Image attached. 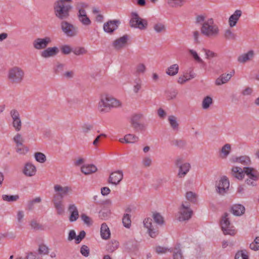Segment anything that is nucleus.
<instances>
[{"label":"nucleus","mask_w":259,"mask_h":259,"mask_svg":"<svg viewBox=\"0 0 259 259\" xmlns=\"http://www.w3.org/2000/svg\"><path fill=\"white\" fill-rule=\"evenodd\" d=\"M122 223L125 227L127 228H129L130 227L131 225V217L128 214L126 213L123 215L122 218Z\"/></svg>","instance_id":"48"},{"label":"nucleus","mask_w":259,"mask_h":259,"mask_svg":"<svg viewBox=\"0 0 259 259\" xmlns=\"http://www.w3.org/2000/svg\"><path fill=\"white\" fill-rule=\"evenodd\" d=\"M153 218L156 223L158 225H162L164 223L163 217L159 213H154L153 214Z\"/></svg>","instance_id":"51"},{"label":"nucleus","mask_w":259,"mask_h":259,"mask_svg":"<svg viewBox=\"0 0 259 259\" xmlns=\"http://www.w3.org/2000/svg\"><path fill=\"white\" fill-rule=\"evenodd\" d=\"M59 49L56 47H49L40 53V56L44 58H49L55 56L59 53Z\"/></svg>","instance_id":"20"},{"label":"nucleus","mask_w":259,"mask_h":259,"mask_svg":"<svg viewBox=\"0 0 259 259\" xmlns=\"http://www.w3.org/2000/svg\"><path fill=\"white\" fill-rule=\"evenodd\" d=\"M123 179V173L121 170H117L111 173L108 178L109 183L114 185H118Z\"/></svg>","instance_id":"17"},{"label":"nucleus","mask_w":259,"mask_h":259,"mask_svg":"<svg viewBox=\"0 0 259 259\" xmlns=\"http://www.w3.org/2000/svg\"><path fill=\"white\" fill-rule=\"evenodd\" d=\"M189 53L196 62L198 63H202L203 62V60L200 58L196 51L195 50L190 49L189 50Z\"/></svg>","instance_id":"53"},{"label":"nucleus","mask_w":259,"mask_h":259,"mask_svg":"<svg viewBox=\"0 0 259 259\" xmlns=\"http://www.w3.org/2000/svg\"><path fill=\"white\" fill-rule=\"evenodd\" d=\"M97 170V167L94 164H85L81 167V171L84 174L90 175Z\"/></svg>","instance_id":"31"},{"label":"nucleus","mask_w":259,"mask_h":259,"mask_svg":"<svg viewBox=\"0 0 259 259\" xmlns=\"http://www.w3.org/2000/svg\"><path fill=\"white\" fill-rule=\"evenodd\" d=\"M19 198V196L18 195H3L2 199L4 201L8 202H14L16 201Z\"/></svg>","instance_id":"41"},{"label":"nucleus","mask_w":259,"mask_h":259,"mask_svg":"<svg viewBox=\"0 0 259 259\" xmlns=\"http://www.w3.org/2000/svg\"><path fill=\"white\" fill-rule=\"evenodd\" d=\"M13 126L17 132L21 130L22 123L20 118L13 120Z\"/></svg>","instance_id":"55"},{"label":"nucleus","mask_w":259,"mask_h":259,"mask_svg":"<svg viewBox=\"0 0 259 259\" xmlns=\"http://www.w3.org/2000/svg\"><path fill=\"white\" fill-rule=\"evenodd\" d=\"M75 7L78 11L77 16L79 21L85 26H90L92 22L85 11V9L89 7L88 4L81 2H77L75 4Z\"/></svg>","instance_id":"6"},{"label":"nucleus","mask_w":259,"mask_h":259,"mask_svg":"<svg viewBox=\"0 0 259 259\" xmlns=\"http://www.w3.org/2000/svg\"><path fill=\"white\" fill-rule=\"evenodd\" d=\"M172 145L182 148L185 145V142L182 140H174L171 141Z\"/></svg>","instance_id":"61"},{"label":"nucleus","mask_w":259,"mask_h":259,"mask_svg":"<svg viewBox=\"0 0 259 259\" xmlns=\"http://www.w3.org/2000/svg\"><path fill=\"white\" fill-rule=\"evenodd\" d=\"M35 160L39 162L43 163L46 161V157L44 154L41 152H36L34 154Z\"/></svg>","instance_id":"44"},{"label":"nucleus","mask_w":259,"mask_h":259,"mask_svg":"<svg viewBox=\"0 0 259 259\" xmlns=\"http://www.w3.org/2000/svg\"><path fill=\"white\" fill-rule=\"evenodd\" d=\"M144 227L147 229L148 233L150 237L155 238L158 233L157 227L154 225L151 218H146L143 221Z\"/></svg>","instance_id":"13"},{"label":"nucleus","mask_w":259,"mask_h":259,"mask_svg":"<svg viewBox=\"0 0 259 259\" xmlns=\"http://www.w3.org/2000/svg\"><path fill=\"white\" fill-rule=\"evenodd\" d=\"M174 259H183V256L181 250L175 249L173 252Z\"/></svg>","instance_id":"60"},{"label":"nucleus","mask_w":259,"mask_h":259,"mask_svg":"<svg viewBox=\"0 0 259 259\" xmlns=\"http://www.w3.org/2000/svg\"><path fill=\"white\" fill-rule=\"evenodd\" d=\"M64 65L61 63L57 64L54 67V71L56 73H59L64 70Z\"/></svg>","instance_id":"64"},{"label":"nucleus","mask_w":259,"mask_h":259,"mask_svg":"<svg viewBox=\"0 0 259 259\" xmlns=\"http://www.w3.org/2000/svg\"><path fill=\"white\" fill-rule=\"evenodd\" d=\"M154 30L157 33H160L165 31V26L162 23H157L153 26Z\"/></svg>","instance_id":"45"},{"label":"nucleus","mask_w":259,"mask_h":259,"mask_svg":"<svg viewBox=\"0 0 259 259\" xmlns=\"http://www.w3.org/2000/svg\"><path fill=\"white\" fill-rule=\"evenodd\" d=\"M100 234L103 239L107 240L110 238V231L106 224L103 223L101 225Z\"/></svg>","instance_id":"30"},{"label":"nucleus","mask_w":259,"mask_h":259,"mask_svg":"<svg viewBox=\"0 0 259 259\" xmlns=\"http://www.w3.org/2000/svg\"><path fill=\"white\" fill-rule=\"evenodd\" d=\"M236 162L240 163L244 165H248L250 163L251 160L248 156H241L236 158Z\"/></svg>","instance_id":"40"},{"label":"nucleus","mask_w":259,"mask_h":259,"mask_svg":"<svg viewBox=\"0 0 259 259\" xmlns=\"http://www.w3.org/2000/svg\"><path fill=\"white\" fill-rule=\"evenodd\" d=\"M235 259H248L247 252L245 250L238 251L235 255Z\"/></svg>","instance_id":"47"},{"label":"nucleus","mask_w":259,"mask_h":259,"mask_svg":"<svg viewBox=\"0 0 259 259\" xmlns=\"http://www.w3.org/2000/svg\"><path fill=\"white\" fill-rule=\"evenodd\" d=\"M80 253L85 257H88L90 254V249L88 246L83 245L80 247Z\"/></svg>","instance_id":"56"},{"label":"nucleus","mask_w":259,"mask_h":259,"mask_svg":"<svg viewBox=\"0 0 259 259\" xmlns=\"http://www.w3.org/2000/svg\"><path fill=\"white\" fill-rule=\"evenodd\" d=\"M51 41V38L49 37L36 38L33 41L32 45L35 49L41 50L46 49Z\"/></svg>","instance_id":"14"},{"label":"nucleus","mask_w":259,"mask_h":259,"mask_svg":"<svg viewBox=\"0 0 259 259\" xmlns=\"http://www.w3.org/2000/svg\"><path fill=\"white\" fill-rule=\"evenodd\" d=\"M142 87V81L140 79H138L135 82L134 85V92L135 93H138Z\"/></svg>","instance_id":"62"},{"label":"nucleus","mask_w":259,"mask_h":259,"mask_svg":"<svg viewBox=\"0 0 259 259\" xmlns=\"http://www.w3.org/2000/svg\"><path fill=\"white\" fill-rule=\"evenodd\" d=\"M232 175L238 180H242L244 177V167L243 169L237 166H234L232 168Z\"/></svg>","instance_id":"29"},{"label":"nucleus","mask_w":259,"mask_h":259,"mask_svg":"<svg viewBox=\"0 0 259 259\" xmlns=\"http://www.w3.org/2000/svg\"><path fill=\"white\" fill-rule=\"evenodd\" d=\"M241 11L237 10L235 11L234 14L230 17L229 19V23L230 27H233L236 25L237 21L241 16Z\"/></svg>","instance_id":"28"},{"label":"nucleus","mask_w":259,"mask_h":259,"mask_svg":"<svg viewBox=\"0 0 259 259\" xmlns=\"http://www.w3.org/2000/svg\"><path fill=\"white\" fill-rule=\"evenodd\" d=\"M187 199L192 202H195L196 199V195L192 192H188L186 194Z\"/></svg>","instance_id":"63"},{"label":"nucleus","mask_w":259,"mask_h":259,"mask_svg":"<svg viewBox=\"0 0 259 259\" xmlns=\"http://www.w3.org/2000/svg\"><path fill=\"white\" fill-rule=\"evenodd\" d=\"M68 211L70 213V222H75L78 219L79 212L76 206L74 204H70L68 205Z\"/></svg>","instance_id":"21"},{"label":"nucleus","mask_w":259,"mask_h":259,"mask_svg":"<svg viewBox=\"0 0 259 259\" xmlns=\"http://www.w3.org/2000/svg\"><path fill=\"white\" fill-rule=\"evenodd\" d=\"M55 194L54 195L52 202L58 214H62L64 212L63 198L71 193L72 189L70 186L63 187L60 185H55L54 187Z\"/></svg>","instance_id":"2"},{"label":"nucleus","mask_w":259,"mask_h":259,"mask_svg":"<svg viewBox=\"0 0 259 259\" xmlns=\"http://www.w3.org/2000/svg\"><path fill=\"white\" fill-rule=\"evenodd\" d=\"M179 66L175 64L170 66L167 69L166 73L170 76H174L176 75L179 71Z\"/></svg>","instance_id":"39"},{"label":"nucleus","mask_w":259,"mask_h":259,"mask_svg":"<svg viewBox=\"0 0 259 259\" xmlns=\"http://www.w3.org/2000/svg\"><path fill=\"white\" fill-rule=\"evenodd\" d=\"M29 151V149L27 147L22 145V146H16V151L19 154L25 155Z\"/></svg>","instance_id":"46"},{"label":"nucleus","mask_w":259,"mask_h":259,"mask_svg":"<svg viewBox=\"0 0 259 259\" xmlns=\"http://www.w3.org/2000/svg\"><path fill=\"white\" fill-rule=\"evenodd\" d=\"M93 128V126L89 123H85L81 126V132L84 134L88 133Z\"/></svg>","instance_id":"57"},{"label":"nucleus","mask_w":259,"mask_h":259,"mask_svg":"<svg viewBox=\"0 0 259 259\" xmlns=\"http://www.w3.org/2000/svg\"><path fill=\"white\" fill-rule=\"evenodd\" d=\"M230 186L228 178L224 176L221 178L217 185V191L221 195H224L228 190Z\"/></svg>","instance_id":"15"},{"label":"nucleus","mask_w":259,"mask_h":259,"mask_svg":"<svg viewBox=\"0 0 259 259\" xmlns=\"http://www.w3.org/2000/svg\"><path fill=\"white\" fill-rule=\"evenodd\" d=\"M169 7L171 8H178L182 7L185 3V0H166Z\"/></svg>","instance_id":"36"},{"label":"nucleus","mask_w":259,"mask_h":259,"mask_svg":"<svg viewBox=\"0 0 259 259\" xmlns=\"http://www.w3.org/2000/svg\"><path fill=\"white\" fill-rule=\"evenodd\" d=\"M212 103V99L211 97L207 96L205 97L202 103V108L204 109H208L210 105Z\"/></svg>","instance_id":"42"},{"label":"nucleus","mask_w":259,"mask_h":259,"mask_svg":"<svg viewBox=\"0 0 259 259\" xmlns=\"http://www.w3.org/2000/svg\"><path fill=\"white\" fill-rule=\"evenodd\" d=\"M13 141L15 143L16 146H20L23 145L24 140L21 134L17 133L14 137Z\"/></svg>","instance_id":"43"},{"label":"nucleus","mask_w":259,"mask_h":259,"mask_svg":"<svg viewBox=\"0 0 259 259\" xmlns=\"http://www.w3.org/2000/svg\"><path fill=\"white\" fill-rule=\"evenodd\" d=\"M127 35H123L122 37L116 39L113 42V46L116 50H120L123 48L126 44L127 41Z\"/></svg>","instance_id":"25"},{"label":"nucleus","mask_w":259,"mask_h":259,"mask_svg":"<svg viewBox=\"0 0 259 259\" xmlns=\"http://www.w3.org/2000/svg\"><path fill=\"white\" fill-rule=\"evenodd\" d=\"M231 150V145L229 144H225L222 148L220 152V156L223 158H225L230 153Z\"/></svg>","instance_id":"38"},{"label":"nucleus","mask_w":259,"mask_h":259,"mask_svg":"<svg viewBox=\"0 0 259 259\" xmlns=\"http://www.w3.org/2000/svg\"><path fill=\"white\" fill-rule=\"evenodd\" d=\"M152 160L150 157L146 156L144 157L142 160V164L143 166L145 167H148L152 164Z\"/></svg>","instance_id":"52"},{"label":"nucleus","mask_w":259,"mask_h":259,"mask_svg":"<svg viewBox=\"0 0 259 259\" xmlns=\"http://www.w3.org/2000/svg\"><path fill=\"white\" fill-rule=\"evenodd\" d=\"M72 52L75 55L79 56L87 54L88 51L84 47H77Z\"/></svg>","instance_id":"50"},{"label":"nucleus","mask_w":259,"mask_h":259,"mask_svg":"<svg viewBox=\"0 0 259 259\" xmlns=\"http://www.w3.org/2000/svg\"><path fill=\"white\" fill-rule=\"evenodd\" d=\"M224 37L226 40H235L237 37L236 34L233 32L231 29H226L224 34Z\"/></svg>","instance_id":"37"},{"label":"nucleus","mask_w":259,"mask_h":259,"mask_svg":"<svg viewBox=\"0 0 259 259\" xmlns=\"http://www.w3.org/2000/svg\"><path fill=\"white\" fill-rule=\"evenodd\" d=\"M130 24L131 27L137 28L141 30L146 29L148 25L147 21L140 17L136 12L132 13Z\"/></svg>","instance_id":"7"},{"label":"nucleus","mask_w":259,"mask_h":259,"mask_svg":"<svg viewBox=\"0 0 259 259\" xmlns=\"http://www.w3.org/2000/svg\"><path fill=\"white\" fill-rule=\"evenodd\" d=\"M61 52L65 55L69 54L73 50L69 45H63L61 47Z\"/></svg>","instance_id":"59"},{"label":"nucleus","mask_w":259,"mask_h":259,"mask_svg":"<svg viewBox=\"0 0 259 259\" xmlns=\"http://www.w3.org/2000/svg\"><path fill=\"white\" fill-rule=\"evenodd\" d=\"M234 74V71H233L230 73L222 74L215 80V84L217 85H221L227 83L231 78Z\"/></svg>","instance_id":"24"},{"label":"nucleus","mask_w":259,"mask_h":259,"mask_svg":"<svg viewBox=\"0 0 259 259\" xmlns=\"http://www.w3.org/2000/svg\"><path fill=\"white\" fill-rule=\"evenodd\" d=\"M204 15H198L196 17V22L202 23L200 31L204 36L213 38L217 37L220 33V29L218 26L215 24L212 18H208L205 20Z\"/></svg>","instance_id":"1"},{"label":"nucleus","mask_w":259,"mask_h":259,"mask_svg":"<svg viewBox=\"0 0 259 259\" xmlns=\"http://www.w3.org/2000/svg\"><path fill=\"white\" fill-rule=\"evenodd\" d=\"M71 0H57L54 3V14L58 18L63 20L69 16V13L72 6L67 3L71 2Z\"/></svg>","instance_id":"4"},{"label":"nucleus","mask_w":259,"mask_h":259,"mask_svg":"<svg viewBox=\"0 0 259 259\" xmlns=\"http://www.w3.org/2000/svg\"><path fill=\"white\" fill-rule=\"evenodd\" d=\"M38 252L40 254L42 255L48 254L49 253V248L44 244L40 245L38 248Z\"/></svg>","instance_id":"58"},{"label":"nucleus","mask_w":259,"mask_h":259,"mask_svg":"<svg viewBox=\"0 0 259 259\" xmlns=\"http://www.w3.org/2000/svg\"><path fill=\"white\" fill-rule=\"evenodd\" d=\"M202 51H203L206 55V58L207 59H211L213 58L217 57L218 55L217 53L214 52L210 51V50H208L205 48H202Z\"/></svg>","instance_id":"49"},{"label":"nucleus","mask_w":259,"mask_h":259,"mask_svg":"<svg viewBox=\"0 0 259 259\" xmlns=\"http://www.w3.org/2000/svg\"><path fill=\"white\" fill-rule=\"evenodd\" d=\"M254 57V52L252 50L249 51L246 53L242 54L237 58V61L240 63H245L252 59Z\"/></svg>","instance_id":"23"},{"label":"nucleus","mask_w":259,"mask_h":259,"mask_svg":"<svg viewBox=\"0 0 259 259\" xmlns=\"http://www.w3.org/2000/svg\"><path fill=\"white\" fill-rule=\"evenodd\" d=\"M175 164L179 168L178 176L180 178L185 177L191 168L190 164L188 162H183L181 158L177 159Z\"/></svg>","instance_id":"11"},{"label":"nucleus","mask_w":259,"mask_h":259,"mask_svg":"<svg viewBox=\"0 0 259 259\" xmlns=\"http://www.w3.org/2000/svg\"><path fill=\"white\" fill-rule=\"evenodd\" d=\"M250 248L252 250L256 251L259 249V237L255 238L253 242L250 244Z\"/></svg>","instance_id":"54"},{"label":"nucleus","mask_w":259,"mask_h":259,"mask_svg":"<svg viewBox=\"0 0 259 259\" xmlns=\"http://www.w3.org/2000/svg\"><path fill=\"white\" fill-rule=\"evenodd\" d=\"M221 226L225 235L233 236L236 233V231L234 229V227L230 224L229 214L227 213H225L222 217Z\"/></svg>","instance_id":"8"},{"label":"nucleus","mask_w":259,"mask_h":259,"mask_svg":"<svg viewBox=\"0 0 259 259\" xmlns=\"http://www.w3.org/2000/svg\"><path fill=\"white\" fill-rule=\"evenodd\" d=\"M85 235L86 233L85 231L82 230L79 232L78 235L76 236L75 231L71 230L69 232L68 240L70 241L75 239V243L76 244H79L82 240L84 238Z\"/></svg>","instance_id":"18"},{"label":"nucleus","mask_w":259,"mask_h":259,"mask_svg":"<svg viewBox=\"0 0 259 259\" xmlns=\"http://www.w3.org/2000/svg\"><path fill=\"white\" fill-rule=\"evenodd\" d=\"M61 27L62 31L67 36L73 37L77 33V29L73 24L66 21L61 23Z\"/></svg>","instance_id":"12"},{"label":"nucleus","mask_w":259,"mask_h":259,"mask_svg":"<svg viewBox=\"0 0 259 259\" xmlns=\"http://www.w3.org/2000/svg\"><path fill=\"white\" fill-rule=\"evenodd\" d=\"M141 117V115L136 114L133 115L131 118V123L132 126L136 131H142L145 128V125L139 122Z\"/></svg>","instance_id":"19"},{"label":"nucleus","mask_w":259,"mask_h":259,"mask_svg":"<svg viewBox=\"0 0 259 259\" xmlns=\"http://www.w3.org/2000/svg\"><path fill=\"white\" fill-rule=\"evenodd\" d=\"M147 68L144 63L138 64L135 68V74L136 75L144 74L146 71Z\"/></svg>","instance_id":"35"},{"label":"nucleus","mask_w":259,"mask_h":259,"mask_svg":"<svg viewBox=\"0 0 259 259\" xmlns=\"http://www.w3.org/2000/svg\"><path fill=\"white\" fill-rule=\"evenodd\" d=\"M244 172L248 177L249 179L245 180L248 185L255 186L253 181L259 180V172L255 168L251 167H244Z\"/></svg>","instance_id":"9"},{"label":"nucleus","mask_w":259,"mask_h":259,"mask_svg":"<svg viewBox=\"0 0 259 259\" xmlns=\"http://www.w3.org/2000/svg\"><path fill=\"white\" fill-rule=\"evenodd\" d=\"M121 105L120 101L109 95H103L100 97L98 108L100 112L106 113L109 112L111 108L119 107Z\"/></svg>","instance_id":"3"},{"label":"nucleus","mask_w":259,"mask_h":259,"mask_svg":"<svg viewBox=\"0 0 259 259\" xmlns=\"http://www.w3.org/2000/svg\"><path fill=\"white\" fill-rule=\"evenodd\" d=\"M23 172L27 177H32L36 174V168L34 165L28 162L25 164Z\"/></svg>","instance_id":"22"},{"label":"nucleus","mask_w":259,"mask_h":259,"mask_svg":"<svg viewBox=\"0 0 259 259\" xmlns=\"http://www.w3.org/2000/svg\"><path fill=\"white\" fill-rule=\"evenodd\" d=\"M119 242L115 239H112L108 242L106 245V248L109 252H113L119 247Z\"/></svg>","instance_id":"32"},{"label":"nucleus","mask_w":259,"mask_h":259,"mask_svg":"<svg viewBox=\"0 0 259 259\" xmlns=\"http://www.w3.org/2000/svg\"><path fill=\"white\" fill-rule=\"evenodd\" d=\"M244 207L241 204H235L232 207V213L237 216H239L244 213Z\"/></svg>","instance_id":"34"},{"label":"nucleus","mask_w":259,"mask_h":259,"mask_svg":"<svg viewBox=\"0 0 259 259\" xmlns=\"http://www.w3.org/2000/svg\"><path fill=\"white\" fill-rule=\"evenodd\" d=\"M139 137L133 134H127L123 138H120L119 141L122 143L134 144L139 141Z\"/></svg>","instance_id":"27"},{"label":"nucleus","mask_w":259,"mask_h":259,"mask_svg":"<svg viewBox=\"0 0 259 259\" xmlns=\"http://www.w3.org/2000/svg\"><path fill=\"white\" fill-rule=\"evenodd\" d=\"M168 121L171 128L174 131H178L179 124L177 120V118L174 115H169L167 118Z\"/></svg>","instance_id":"33"},{"label":"nucleus","mask_w":259,"mask_h":259,"mask_svg":"<svg viewBox=\"0 0 259 259\" xmlns=\"http://www.w3.org/2000/svg\"><path fill=\"white\" fill-rule=\"evenodd\" d=\"M190 206L189 203L187 202L182 204L179 212L178 219L180 221H187L191 218L193 212Z\"/></svg>","instance_id":"10"},{"label":"nucleus","mask_w":259,"mask_h":259,"mask_svg":"<svg viewBox=\"0 0 259 259\" xmlns=\"http://www.w3.org/2000/svg\"><path fill=\"white\" fill-rule=\"evenodd\" d=\"M195 77V74L192 70H191L189 72H186L183 75L180 76L178 79V82L179 84H183Z\"/></svg>","instance_id":"26"},{"label":"nucleus","mask_w":259,"mask_h":259,"mask_svg":"<svg viewBox=\"0 0 259 259\" xmlns=\"http://www.w3.org/2000/svg\"><path fill=\"white\" fill-rule=\"evenodd\" d=\"M120 23L118 20H109L103 25L104 31L109 34H112L118 28Z\"/></svg>","instance_id":"16"},{"label":"nucleus","mask_w":259,"mask_h":259,"mask_svg":"<svg viewBox=\"0 0 259 259\" xmlns=\"http://www.w3.org/2000/svg\"><path fill=\"white\" fill-rule=\"evenodd\" d=\"M25 77L24 70L20 67L15 66L10 68L7 72V79L13 85L21 83Z\"/></svg>","instance_id":"5"}]
</instances>
